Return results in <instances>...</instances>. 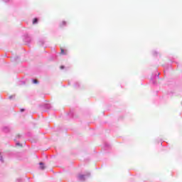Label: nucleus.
Here are the masks:
<instances>
[{"label":"nucleus","instance_id":"f257e3e1","mask_svg":"<svg viewBox=\"0 0 182 182\" xmlns=\"http://www.w3.org/2000/svg\"><path fill=\"white\" fill-rule=\"evenodd\" d=\"M39 165H40V168H41V170H45V168H46V166H45V164H43V163L40 162V163H39Z\"/></svg>","mask_w":182,"mask_h":182},{"label":"nucleus","instance_id":"f03ea898","mask_svg":"<svg viewBox=\"0 0 182 182\" xmlns=\"http://www.w3.org/2000/svg\"><path fill=\"white\" fill-rule=\"evenodd\" d=\"M60 26L61 28H63V26H66V21H61L60 23Z\"/></svg>","mask_w":182,"mask_h":182},{"label":"nucleus","instance_id":"7ed1b4c3","mask_svg":"<svg viewBox=\"0 0 182 182\" xmlns=\"http://www.w3.org/2000/svg\"><path fill=\"white\" fill-rule=\"evenodd\" d=\"M79 178L81 181H84L85 180V176L84 175H80Z\"/></svg>","mask_w":182,"mask_h":182},{"label":"nucleus","instance_id":"20e7f679","mask_svg":"<svg viewBox=\"0 0 182 182\" xmlns=\"http://www.w3.org/2000/svg\"><path fill=\"white\" fill-rule=\"evenodd\" d=\"M36 23H38V18H36L33 20V24L35 25Z\"/></svg>","mask_w":182,"mask_h":182},{"label":"nucleus","instance_id":"39448f33","mask_svg":"<svg viewBox=\"0 0 182 182\" xmlns=\"http://www.w3.org/2000/svg\"><path fill=\"white\" fill-rule=\"evenodd\" d=\"M60 50H61V55H66V53H65V50L63 48H61Z\"/></svg>","mask_w":182,"mask_h":182},{"label":"nucleus","instance_id":"423d86ee","mask_svg":"<svg viewBox=\"0 0 182 182\" xmlns=\"http://www.w3.org/2000/svg\"><path fill=\"white\" fill-rule=\"evenodd\" d=\"M33 83H34L36 85L38 84V80H33Z\"/></svg>","mask_w":182,"mask_h":182},{"label":"nucleus","instance_id":"0eeeda50","mask_svg":"<svg viewBox=\"0 0 182 182\" xmlns=\"http://www.w3.org/2000/svg\"><path fill=\"white\" fill-rule=\"evenodd\" d=\"M60 68H61V69H63V66H61Z\"/></svg>","mask_w":182,"mask_h":182},{"label":"nucleus","instance_id":"6e6552de","mask_svg":"<svg viewBox=\"0 0 182 182\" xmlns=\"http://www.w3.org/2000/svg\"><path fill=\"white\" fill-rule=\"evenodd\" d=\"M18 144V146H20V144Z\"/></svg>","mask_w":182,"mask_h":182}]
</instances>
